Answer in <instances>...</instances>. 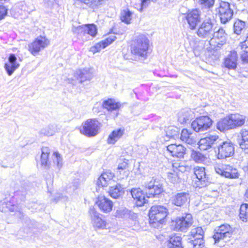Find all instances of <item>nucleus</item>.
<instances>
[{"label":"nucleus","mask_w":248,"mask_h":248,"mask_svg":"<svg viewBox=\"0 0 248 248\" xmlns=\"http://www.w3.org/2000/svg\"><path fill=\"white\" fill-rule=\"evenodd\" d=\"M50 149L47 147H43L41 148V155L40 157V165L43 169H58L62 168L63 163L62 158L58 152H55L52 155L53 164L49 161Z\"/></svg>","instance_id":"f257e3e1"},{"label":"nucleus","mask_w":248,"mask_h":248,"mask_svg":"<svg viewBox=\"0 0 248 248\" xmlns=\"http://www.w3.org/2000/svg\"><path fill=\"white\" fill-rule=\"evenodd\" d=\"M149 46V39L146 36L140 34L137 36L134 43L131 46V52L133 54L145 59L147 57Z\"/></svg>","instance_id":"f03ea898"},{"label":"nucleus","mask_w":248,"mask_h":248,"mask_svg":"<svg viewBox=\"0 0 248 248\" xmlns=\"http://www.w3.org/2000/svg\"><path fill=\"white\" fill-rule=\"evenodd\" d=\"M101 124L95 119H89L82 123L80 132L88 137H93L99 133Z\"/></svg>","instance_id":"7ed1b4c3"},{"label":"nucleus","mask_w":248,"mask_h":248,"mask_svg":"<svg viewBox=\"0 0 248 248\" xmlns=\"http://www.w3.org/2000/svg\"><path fill=\"white\" fill-rule=\"evenodd\" d=\"M217 157L218 159H225L232 156L234 154L233 144L230 140L223 141L219 139L217 140Z\"/></svg>","instance_id":"20e7f679"},{"label":"nucleus","mask_w":248,"mask_h":248,"mask_svg":"<svg viewBox=\"0 0 248 248\" xmlns=\"http://www.w3.org/2000/svg\"><path fill=\"white\" fill-rule=\"evenodd\" d=\"M167 216V209L163 206H153L150 210L149 216L151 224H162Z\"/></svg>","instance_id":"39448f33"},{"label":"nucleus","mask_w":248,"mask_h":248,"mask_svg":"<svg viewBox=\"0 0 248 248\" xmlns=\"http://www.w3.org/2000/svg\"><path fill=\"white\" fill-rule=\"evenodd\" d=\"M192 215L186 214L172 221L171 226L175 231H185L192 225Z\"/></svg>","instance_id":"423d86ee"},{"label":"nucleus","mask_w":248,"mask_h":248,"mask_svg":"<svg viewBox=\"0 0 248 248\" xmlns=\"http://www.w3.org/2000/svg\"><path fill=\"white\" fill-rule=\"evenodd\" d=\"M212 125V120L207 116L197 118L191 123V127L196 132H204L208 130Z\"/></svg>","instance_id":"0eeeda50"},{"label":"nucleus","mask_w":248,"mask_h":248,"mask_svg":"<svg viewBox=\"0 0 248 248\" xmlns=\"http://www.w3.org/2000/svg\"><path fill=\"white\" fill-rule=\"evenodd\" d=\"M232 229L230 225L225 224L220 226L213 235L216 243L221 240L228 241L231 237Z\"/></svg>","instance_id":"6e6552de"},{"label":"nucleus","mask_w":248,"mask_h":248,"mask_svg":"<svg viewBox=\"0 0 248 248\" xmlns=\"http://www.w3.org/2000/svg\"><path fill=\"white\" fill-rule=\"evenodd\" d=\"M213 27L211 19L209 18H206L198 29L197 31L198 36L202 38H210L213 33Z\"/></svg>","instance_id":"1a4fd4ad"},{"label":"nucleus","mask_w":248,"mask_h":248,"mask_svg":"<svg viewBox=\"0 0 248 248\" xmlns=\"http://www.w3.org/2000/svg\"><path fill=\"white\" fill-rule=\"evenodd\" d=\"M49 44V40L45 37L39 36L28 45L29 51L34 56L46 47Z\"/></svg>","instance_id":"9d476101"},{"label":"nucleus","mask_w":248,"mask_h":248,"mask_svg":"<svg viewBox=\"0 0 248 248\" xmlns=\"http://www.w3.org/2000/svg\"><path fill=\"white\" fill-rule=\"evenodd\" d=\"M219 14L222 23L226 24L232 18L233 12L231 8L230 4L228 2L221 1L219 7Z\"/></svg>","instance_id":"9b49d317"},{"label":"nucleus","mask_w":248,"mask_h":248,"mask_svg":"<svg viewBox=\"0 0 248 248\" xmlns=\"http://www.w3.org/2000/svg\"><path fill=\"white\" fill-rule=\"evenodd\" d=\"M213 37L209 41L210 44L215 47H220L226 42L227 34L222 28H219L217 31H214Z\"/></svg>","instance_id":"f8f14e48"},{"label":"nucleus","mask_w":248,"mask_h":248,"mask_svg":"<svg viewBox=\"0 0 248 248\" xmlns=\"http://www.w3.org/2000/svg\"><path fill=\"white\" fill-rule=\"evenodd\" d=\"M89 214L92 219L93 226L95 230L106 228V221L99 217V214L93 208L90 209Z\"/></svg>","instance_id":"ddd939ff"},{"label":"nucleus","mask_w":248,"mask_h":248,"mask_svg":"<svg viewBox=\"0 0 248 248\" xmlns=\"http://www.w3.org/2000/svg\"><path fill=\"white\" fill-rule=\"evenodd\" d=\"M148 191L146 192L147 198L154 197L156 195L160 194L163 191L161 185L155 180H151L145 185Z\"/></svg>","instance_id":"4468645a"},{"label":"nucleus","mask_w":248,"mask_h":248,"mask_svg":"<svg viewBox=\"0 0 248 248\" xmlns=\"http://www.w3.org/2000/svg\"><path fill=\"white\" fill-rule=\"evenodd\" d=\"M190 29L194 30L198 24L200 22V12L197 9L193 10L185 16Z\"/></svg>","instance_id":"2eb2a0df"},{"label":"nucleus","mask_w":248,"mask_h":248,"mask_svg":"<svg viewBox=\"0 0 248 248\" xmlns=\"http://www.w3.org/2000/svg\"><path fill=\"white\" fill-rule=\"evenodd\" d=\"M219 137L217 135H209L204 138L201 139L199 141V148L201 150H206L215 143H217Z\"/></svg>","instance_id":"dca6fc26"},{"label":"nucleus","mask_w":248,"mask_h":248,"mask_svg":"<svg viewBox=\"0 0 248 248\" xmlns=\"http://www.w3.org/2000/svg\"><path fill=\"white\" fill-rule=\"evenodd\" d=\"M75 33L80 35L89 34L92 37H94L97 32V29L94 25H88L79 26L73 30Z\"/></svg>","instance_id":"f3484780"},{"label":"nucleus","mask_w":248,"mask_h":248,"mask_svg":"<svg viewBox=\"0 0 248 248\" xmlns=\"http://www.w3.org/2000/svg\"><path fill=\"white\" fill-rule=\"evenodd\" d=\"M167 149L172 156L180 158H183L186 152V148L182 144H171Z\"/></svg>","instance_id":"a211bd4d"},{"label":"nucleus","mask_w":248,"mask_h":248,"mask_svg":"<svg viewBox=\"0 0 248 248\" xmlns=\"http://www.w3.org/2000/svg\"><path fill=\"white\" fill-rule=\"evenodd\" d=\"M8 61L4 64V69L8 76H11L19 67L20 64L17 62V58L14 54H10Z\"/></svg>","instance_id":"6ab92c4d"},{"label":"nucleus","mask_w":248,"mask_h":248,"mask_svg":"<svg viewBox=\"0 0 248 248\" xmlns=\"http://www.w3.org/2000/svg\"><path fill=\"white\" fill-rule=\"evenodd\" d=\"M114 174L111 171H104L98 178L97 184L101 186H107L109 185H112L115 181Z\"/></svg>","instance_id":"aec40b11"},{"label":"nucleus","mask_w":248,"mask_h":248,"mask_svg":"<svg viewBox=\"0 0 248 248\" xmlns=\"http://www.w3.org/2000/svg\"><path fill=\"white\" fill-rule=\"evenodd\" d=\"M96 204L100 210L106 213L110 212L113 207L111 201L104 196L99 197L96 202Z\"/></svg>","instance_id":"412c9836"},{"label":"nucleus","mask_w":248,"mask_h":248,"mask_svg":"<svg viewBox=\"0 0 248 248\" xmlns=\"http://www.w3.org/2000/svg\"><path fill=\"white\" fill-rule=\"evenodd\" d=\"M194 172L197 179L194 185L195 187H202L207 185L209 179L206 174V171H194Z\"/></svg>","instance_id":"4be33fe9"},{"label":"nucleus","mask_w":248,"mask_h":248,"mask_svg":"<svg viewBox=\"0 0 248 248\" xmlns=\"http://www.w3.org/2000/svg\"><path fill=\"white\" fill-rule=\"evenodd\" d=\"M237 54L235 51H231L224 59L223 64L229 69H234L237 66Z\"/></svg>","instance_id":"5701e85b"},{"label":"nucleus","mask_w":248,"mask_h":248,"mask_svg":"<svg viewBox=\"0 0 248 248\" xmlns=\"http://www.w3.org/2000/svg\"><path fill=\"white\" fill-rule=\"evenodd\" d=\"M131 194L134 199L136 200L137 206H142L147 201L145 199L142 190L140 188H132L131 190Z\"/></svg>","instance_id":"b1692460"},{"label":"nucleus","mask_w":248,"mask_h":248,"mask_svg":"<svg viewBox=\"0 0 248 248\" xmlns=\"http://www.w3.org/2000/svg\"><path fill=\"white\" fill-rule=\"evenodd\" d=\"M232 129L243 125L246 121V116L238 113L228 115Z\"/></svg>","instance_id":"393cba45"},{"label":"nucleus","mask_w":248,"mask_h":248,"mask_svg":"<svg viewBox=\"0 0 248 248\" xmlns=\"http://www.w3.org/2000/svg\"><path fill=\"white\" fill-rule=\"evenodd\" d=\"M180 139L188 144H195L197 142L196 134L186 129L182 130Z\"/></svg>","instance_id":"a878e982"},{"label":"nucleus","mask_w":248,"mask_h":248,"mask_svg":"<svg viewBox=\"0 0 248 248\" xmlns=\"http://www.w3.org/2000/svg\"><path fill=\"white\" fill-rule=\"evenodd\" d=\"M194 116L193 111L189 109H184L178 113V121L181 124L186 123Z\"/></svg>","instance_id":"bb28decb"},{"label":"nucleus","mask_w":248,"mask_h":248,"mask_svg":"<svg viewBox=\"0 0 248 248\" xmlns=\"http://www.w3.org/2000/svg\"><path fill=\"white\" fill-rule=\"evenodd\" d=\"M76 76L80 79V83L90 80L93 78L92 73L89 69H78L76 71Z\"/></svg>","instance_id":"cd10ccee"},{"label":"nucleus","mask_w":248,"mask_h":248,"mask_svg":"<svg viewBox=\"0 0 248 248\" xmlns=\"http://www.w3.org/2000/svg\"><path fill=\"white\" fill-rule=\"evenodd\" d=\"M240 48L239 53L242 61L245 63H248V34L246 40L239 45Z\"/></svg>","instance_id":"c85d7f7f"},{"label":"nucleus","mask_w":248,"mask_h":248,"mask_svg":"<svg viewBox=\"0 0 248 248\" xmlns=\"http://www.w3.org/2000/svg\"><path fill=\"white\" fill-rule=\"evenodd\" d=\"M124 192V187L118 183L115 185L110 186L108 190L109 195L114 199H117L121 196Z\"/></svg>","instance_id":"c756f323"},{"label":"nucleus","mask_w":248,"mask_h":248,"mask_svg":"<svg viewBox=\"0 0 248 248\" xmlns=\"http://www.w3.org/2000/svg\"><path fill=\"white\" fill-rule=\"evenodd\" d=\"M230 120L228 116L221 119L217 123V128L221 132L232 129Z\"/></svg>","instance_id":"7c9ffc66"},{"label":"nucleus","mask_w":248,"mask_h":248,"mask_svg":"<svg viewBox=\"0 0 248 248\" xmlns=\"http://www.w3.org/2000/svg\"><path fill=\"white\" fill-rule=\"evenodd\" d=\"M167 246L168 248H182L181 237L177 235L170 236L167 242Z\"/></svg>","instance_id":"2f4dec72"},{"label":"nucleus","mask_w":248,"mask_h":248,"mask_svg":"<svg viewBox=\"0 0 248 248\" xmlns=\"http://www.w3.org/2000/svg\"><path fill=\"white\" fill-rule=\"evenodd\" d=\"M189 199V194L182 192L177 194L173 200V203L176 206H180L185 203Z\"/></svg>","instance_id":"473e14b6"},{"label":"nucleus","mask_w":248,"mask_h":248,"mask_svg":"<svg viewBox=\"0 0 248 248\" xmlns=\"http://www.w3.org/2000/svg\"><path fill=\"white\" fill-rule=\"evenodd\" d=\"M116 39V37L114 34L110 35L107 38L104 40L96 44L94 46L96 47V49L99 52L102 49H104L109 45L114 42Z\"/></svg>","instance_id":"72a5a7b5"},{"label":"nucleus","mask_w":248,"mask_h":248,"mask_svg":"<svg viewBox=\"0 0 248 248\" xmlns=\"http://www.w3.org/2000/svg\"><path fill=\"white\" fill-rule=\"evenodd\" d=\"M124 131L121 128L113 131L108 136L107 142L114 144L123 135Z\"/></svg>","instance_id":"f704fd0d"},{"label":"nucleus","mask_w":248,"mask_h":248,"mask_svg":"<svg viewBox=\"0 0 248 248\" xmlns=\"http://www.w3.org/2000/svg\"><path fill=\"white\" fill-rule=\"evenodd\" d=\"M241 135V139L238 140L239 146L243 150H248V130L242 129Z\"/></svg>","instance_id":"c9c22d12"},{"label":"nucleus","mask_w":248,"mask_h":248,"mask_svg":"<svg viewBox=\"0 0 248 248\" xmlns=\"http://www.w3.org/2000/svg\"><path fill=\"white\" fill-rule=\"evenodd\" d=\"M60 129V128L58 125L53 124L49 125L42 129L41 133L44 135L51 136L53 135L56 132H58Z\"/></svg>","instance_id":"e433bc0d"},{"label":"nucleus","mask_w":248,"mask_h":248,"mask_svg":"<svg viewBox=\"0 0 248 248\" xmlns=\"http://www.w3.org/2000/svg\"><path fill=\"white\" fill-rule=\"evenodd\" d=\"M120 104L113 99H109L103 102V107L108 111L116 110L120 108Z\"/></svg>","instance_id":"4c0bfd02"},{"label":"nucleus","mask_w":248,"mask_h":248,"mask_svg":"<svg viewBox=\"0 0 248 248\" xmlns=\"http://www.w3.org/2000/svg\"><path fill=\"white\" fill-rule=\"evenodd\" d=\"M239 217L243 221H248V204L245 203L241 205Z\"/></svg>","instance_id":"58836bf2"},{"label":"nucleus","mask_w":248,"mask_h":248,"mask_svg":"<svg viewBox=\"0 0 248 248\" xmlns=\"http://www.w3.org/2000/svg\"><path fill=\"white\" fill-rule=\"evenodd\" d=\"M176 127L170 126L168 127L166 131V138L165 140H167L170 138L175 139L179 136V132Z\"/></svg>","instance_id":"ea45409f"},{"label":"nucleus","mask_w":248,"mask_h":248,"mask_svg":"<svg viewBox=\"0 0 248 248\" xmlns=\"http://www.w3.org/2000/svg\"><path fill=\"white\" fill-rule=\"evenodd\" d=\"M245 27V22L238 20L236 21L233 24L234 32L236 34L239 35L244 30Z\"/></svg>","instance_id":"a19ab883"},{"label":"nucleus","mask_w":248,"mask_h":248,"mask_svg":"<svg viewBox=\"0 0 248 248\" xmlns=\"http://www.w3.org/2000/svg\"><path fill=\"white\" fill-rule=\"evenodd\" d=\"M102 0H75L76 3L79 2L85 4L93 9L99 5Z\"/></svg>","instance_id":"79ce46f5"},{"label":"nucleus","mask_w":248,"mask_h":248,"mask_svg":"<svg viewBox=\"0 0 248 248\" xmlns=\"http://www.w3.org/2000/svg\"><path fill=\"white\" fill-rule=\"evenodd\" d=\"M132 13L128 10H124L121 12V19L122 22L129 24L131 20Z\"/></svg>","instance_id":"37998d69"},{"label":"nucleus","mask_w":248,"mask_h":248,"mask_svg":"<svg viewBox=\"0 0 248 248\" xmlns=\"http://www.w3.org/2000/svg\"><path fill=\"white\" fill-rule=\"evenodd\" d=\"M191 235L192 238H203L204 235V232L202 227H197L191 230Z\"/></svg>","instance_id":"c03bdc74"},{"label":"nucleus","mask_w":248,"mask_h":248,"mask_svg":"<svg viewBox=\"0 0 248 248\" xmlns=\"http://www.w3.org/2000/svg\"><path fill=\"white\" fill-rule=\"evenodd\" d=\"M191 158L196 162H201L204 160V156L199 152L192 151L191 154Z\"/></svg>","instance_id":"a18cd8bd"},{"label":"nucleus","mask_w":248,"mask_h":248,"mask_svg":"<svg viewBox=\"0 0 248 248\" xmlns=\"http://www.w3.org/2000/svg\"><path fill=\"white\" fill-rule=\"evenodd\" d=\"M193 239L191 240L190 243L192 245L193 248H202V246L204 243L203 239L193 238Z\"/></svg>","instance_id":"49530a36"},{"label":"nucleus","mask_w":248,"mask_h":248,"mask_svg":"<svg viewBox=\"0 0 248 248\" xmlns=\"http://www.w3.org/2000/svg\"><path fill=\"white\" fill-rule=\"evenodd\" d=\"M216 172L220 174L221 176L231 179L237 178L239 175L237 171L233 172V173L232 171H220V173H219V171Z\"/></svg>","instance_id":"de8ad7c7"},{"label":"nucleus","mask_w":248,"mask_h":248,"mask_svg":"<svg viewBox=\"0 0 248 248\" xmlns=\"http://www.w3.org/2000/svg\"><path fill=\"white\" fill-rule=\"evenodd\" d=\"M200 4L205 8H210L214 4L215 0H199Z\"/></svg>","instance_id":"09e8293b"},{"label":"nucleus","mask_w":248,"mask_h":248,"mask_svg":"<svg viewBox=\"0 0 248 248\" xmlns=\"http://www.w3.org/2000/svg\"><path fill=\"white\" fill-rule=\"evenodd\" d=\"M128 160L124 158L120 159L118 166V170H125L128 167Z\"/></svg>","instance_id":"8fccbe9b"},{"label":"nucleus","mask_w":248,"mask_h":248,"mask_svg":"<svg viewBox=\"0 0 248 248\" xmlns=\"http://www.w3.org/2000/svg\"><path fill=\"white\" fill-rule=\"evenodd\" d=\"M168 178L173 183H175L177 182L179 179L177 173L176 171H173V172H169L168 173Z\"/></svg>","instance_id":"3c124183"},{"label":"nucleus","mask_w":248,"mask_h":248,"mask_svg":"<svg viewBox=\"0 0 248 248\" xmlns=\"http://www.w3.org/2000/svg\"><path fill=\"white\" fill-rule=\"evenodd\" d=\"M7 9L5 6L0 5V20L4 18V17L7 15Z\"/></svg>","instance_id":"603ef678"},{"label":"nucleus","mask_w":248,"mask_h":248,"mask_svg":"<svg viewBox=\"0 0 248 248\" xmlns=\"http://www.w3.org/2000/svg\"><path fill=\"white\" fill-rule=\"evenodd\" d=\"M11 202L6 203L5 204L6 208L11 212H14L16 211L17 206L14 205H11Z\"/></svg>","instance_id":"864d4df0"},{"label":"nucleus","mask_w":248,"mask_h":248,"mask_svg":"<svg viewBox=\"0 0 248 248\" xmlns=\"http://www.w3.org/2000/svg\"><path fill=\"white\" fill-rule=\"evenodd\" d=\"M67 197L64 196L62 194H59L53 200L54 202H57L59 201L63 200L64 201H66Z\"/></svg>","instance_id":"5fc2aeb1"},{"label":"nucleus","mask_w":248,"mask_h":248,"mask_svg":"<svg viewBox=\"0 0 248 248\" xmlns=\"http://www.w3.org/2000/svg\"><path fill=\"white\" fill-rule=\"evenodd\" d=\"M151 1H154V0H142L141 3V11L143 8H146Z\"/></svg>","instance_id":"6e6d98bb"},{"label":"nucleus","mask_w":248,"mask_h":248,"mask_svg":"<svg viewBox=\"0 0 248 248\" xmlns=\"http://www.w3.org/2000/svg\"><path fill=\"white\" fill-rule=\"evenodd\" d=\"M44 1L48 6H51L55 3L56 0H44Z\"/></svg>","instance_id":"4d7b16f0"},{"label":"nucleus","mask_w":248,"mask_h":248,"mask_svg":"<svg viewBox=\"0 0 248 248\" xmlns=\"http://www.w3.org/2000/svg\"><path fill=\"white\" fill-rule=\"evenodd\" d=\"M236 170L235 169H233V168L230 165H227L226 168L223 169V170Z\"/></svg>","instance_id":"13d9d810"},{"label":"nucleus","mask_w":248,"mask_h":248,"mask_svg":"<svg viewBox=\"0 0 248 248\" xmlns=\"http://www.w3.org/2000/svg\"><path fill=\"white\" fill-rule=\"evenodd\" d=\"M96 48V47H95L94 46L90 48V51L93 52V54L96 52H98V50H97Z\"/></svg>","instance_id":"bf43d9fd"},{"label":"nucleus","mask_w":248,"mask_h":248,"mask_svg":"<svg viewBox=\"0 0 248 248\" xmlns=\"http://www.w3.org/2000/svg\"><path fill=\"white\" fill-rule=\"evenodd\" d=\"M198 168H199L198 169H197V168H195V170H196V171H198V170H202V168L200 169V168H199V167H198Z\"/></svg>","instance_id":"052dcab7"},{"label":"nucleus","mask_w":248,"mask_h":248,"mask_svg":"<svg viewBox=\"0 0 248 248\" xmlns=\"http://www.w3.org/2000/svg\"><path fill=\"white\" fill-rule=\"evenodd\" d=\"M246 197L248 198V189L247 190L246 193H245Z\"/></svg>","instance_id":"680f3d73"},{"label":"nucleus","mask_w":248,"mask_h":248,"mask_svg":"<svg viewBox=\"0 0 248 248\" xmlns=\"http://www.w3.org/2000/svg\"><path fill=\"white\" fill-rule=\"evenodd\" d=\"M21 191L22 192H25L26 191V190L25 189V190H23V189H22V190H21Z\"/></svg>","instance_id":"e2e57ef3"},{"label":"nucleus","mask_w":248,"mask_h":248,"mask_svg":"<svg viewBox=\"0 0 248 248\" xmlns=\"http://www.w3.org/2000/svg\"><path fill=\"white\" fill-rule=\"evenodd\" d=\"M177 165V163L174 164L173 165V167H174V165Z\"/></svg>","instance_id":"0e129e2a"},{"label":"nucleus","mask_w":248,"mask_h":248,"mask_svg":"<svg viewBox=\"0 0 248 248\" xmlns=\"http://www.w3.org/2000/svg\"><path fill=\"white\" fill-rule=\"evenodd\" d=\"M203 170H205V169L203 168Z\"/></svg>","instance_id":"69168bd1"},{"label":"nucleus","mask_w":248,"mask_h":248,"mask_svg":"<svg viewBox=\"0 0 248 248\" xmlns=\"http://www.w3.org/2000/svg\"><path fill=\"white\" fill-rule=\"evenodd\" d=\"M179 170V171L181 170V169H179V170Z\"/></svg>","instance_id":"338daca9"},{"label":"nucleus","mask_w":248,"mask_h":248,"mask_svg":"<svg viewBox=\"0 0 248 248\" xmlns=\"http://www.w3.org/2000/svg\"><path fill=\"white\" fill-rule=\"evenodd\" d=\"M247 170H248V169Z\"/></svg>","instance_id":"774afa93"}]
</instances>
